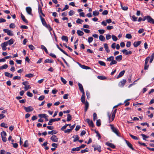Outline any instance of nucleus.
I'll return each instance as SVG.
<instances>
[{
	"label": "nucleus",
	"mask_w": 154,
	"mask_h": 154,
	"mask_svg": "<svg viewBox=\"0 0 154 154\" xmlns=\"http://www.w3.org/2000/svg\"><path fill=\"white\" fill-rule=\"evenodd\" d=\"M14 40L13 39L11 38L7 42V43L8 45H11L14 43Z\"/></svg>",
	"instance_id": "obj_22"
},
{
	"label": "nucleus",
	"mask_w": 154,
	"mask_h": 154,
	"mask_svg": "<svg viewBox=\"0 0 154 154\" xmlns=\"http://www.w3.org/2000/svg\"><path fill=\"white\" fill-rule=\"evenodd\" d=\"M51 140L53 141L54 142H57L58 140V138H57L56 136L55 135H53L51 138Z\"/></svg>",
	"instance_id": "obj_7"
},
{
	"label": "nucleus",
	"mask_w": 154,
	"mask_h": 154,
	"mask_svg": "<svg viewBox=\"0 0 154 154\" xmlns=\"http://www.w3.org/2000/svg\"><path fill=\"white\" fill-rule=\"evenodd\" d=\"M21 17L22 20L26 23H27L28 21L26 19L24 16L22 14H21Z\"/></svg>",
	"instance_id": "obj_11"
},
{
	"label": "nucleus",
	"mask_w": 154,
	"mask_h": 154,
	"mask_svg": "<svg viewBox=\"0 0 154 154\" xmlns=\"http://www.w3.org/2000/svg\"><path fill=\"white\" fill-rule=\"evenodd\" d=\"M31 87L30 85H27L24 87V89L25 91L29 89Z\"/></svg>",
	"instance_id": "obj_64"
},
{
	"label": "nucleus",
	"mask_w": 154,
	"mask_h": 154,
	"mask_svg": "<svg viewBox=\"0 0 154 154\" xmlns=\"http://www.w3.org/2000/svg\"><path fill=\"white\" fill-rule=\"evenodd\" d=\"M125 72V70H123L121 72H120L119 74V75L117 76V79H119L120 77H122L124 75Z\"/></svg>",
	"instance_id": "obj_18"
},
{
	"label": "nucleus",
	"mask_w": 154,
	"mask_h": 154,
	"mask_svg": "<svg viewBox=\"0 0 154 154\" xmlns=\"http://www.w3.org/2000/svg\"><path fill=\"white\" fill-rule=\"evenodd\" d=\"M99 14V11H94L93 12V15L95 16H98Z\"/></svg>",
	"instance_id": "obj_33"
},
{
	"label": "nucleus",
	"mask_w": 154,
	"mask_h": 154,
	"mask_svg": "<svg viewBox=\"0 0 154 154\" xmlns=\"http://www.w3.org/2000/svg\"><path fill=\"white\" fill-rule=\"evenodd\" d=\"M72 137L74 138L73 141L74 142H75L77 140H79V137L77 135L74 136Z\"/></svg>",
	"instance_id": "obj_27"
},
{
	"label": "nucleus",
	"mask_w": 154,
	"mask_h": 154,
	"mask_svg": "<svg viewBox=\"0 0 154 154\" xmlns=\"http://www.w3.org/2000/svg\"><path fill=\"white\" fill-rule=\"evenodd\" d=\"M75 12L73 10H71L69 11V16H72L74 14Z\"/></svg>",
	"instance_id": "obj_63"
},
{
	"label": "nucleus",
	"mask_w": 154,
	"mask_h": 154,
	"mask_svg": "<svg viewBox=\"0 0 154 154\" xmlns=\"http://www.w3.org/2000/svg\"><path fill=\"white\" fill-rule=\"evenodd\" d=\"M0 125L2 127H4L6 128H8V126H7V124H6L4 122L2 123Z\"/></svg>",
	"instance_id": "obj_38"
},
{
	"label": "nucleus",
	"mask_w": 154,
	"mask_h": 154,
	"mask_svg": "<svg viewBox=\"0 0 154 154\" xmlns=\"http://www.w3.org/2000/svg\"><path fill=\"white\" fill-rule=\"evenodd\" d=\"M8 44L7 43V42H5L2 43L1 45L2 47H6V46H7Z\"/></svg>",
	"instance_id": "obj_50"
},
{
	"label": "nucleus",
	"mask_w": 154,
	"mask_h": 154,
	"mask_svg": "<svg viewBox=\"0 0 154 154\" xmlns=\"http://www.w3.org/2000/svg\"><path fill=\"white\" fill-rule=\"evenodd\" d=\"M88 151V149L87 148H86L85 149L83 150H82L81 151V152L82 153H83L84 152H87Z\"/></svg>",
	"instance_id": "obj_59"
},
{
	"label": "nucleus",
	"mask_w": 154,
	"mask_h": 154,
	"mask_svg": "<svg viewBox=\"0 0 154 154\" xmlns=\"http://www.w3.org/2000/svg\"><path fill=\"white\" fill-rule=\"evenodd\" d=\"M93 38L92 37H90L88 38V41L89 43H91L93 40Z\"/></svg>",
	"instance_id": "obj_57"
},
{
	"label": "nucleus",
	"mask_w": 154,
	"mask_h": 154,
	"mask_svg": "<svg viewBox=\"0 0 154 154\" xmlns=\"http://www.w3.org/2000/svg\"><path fill=\"white\" fill-rule=\"evenodd\" d=\"M94 151L97 150L99 152H101V146H98L97 147L94 148Z\"/></svg>",
	"instance_id": "obj_25"
},
{
	"label": "nucleus",
	"mask_w": 154,
	"mask_h": 154,
	"mask_svg": "<svg viewBox=\"0 0 154 154\" xmlns=\"http://www.w3.org/2000/svg\"><path fill=\"white\" fill-rule=\"evenodd\" d=\"M96 125L98 126H100L101 125L100 120V119L97 120L96 122Z\"/></svg>",
	"instance_id": "obj_52"
},
{
	"label": "nucleus",
	"mask_w": 154,
	"mask_h": 154,
	"mask_svg": "<svg viewBox=\"0 0 154 154\" xmlns=\"http://www.w3.org/2000/svg\"><path fill=\"white\" fill-rule=\"evenodd\" d=\"M24 109L25 110L26 112H29L32 111L33 110V108L31 106H28L26 107L25 106H23Z\"/></svg>",
	"instance_id": "obj_4"
},
{
	"label": "nucleus",
	"mask_w": 154,
	"mask_h": 154,
	"mask_svg": "<svg viewBox=\"0 0 154 154\" xmlns=\"http://www.w3.org/2000/svg\"><path fill=\"white\" fill-rule=\"evenodd\" d=\"M98 63L101 66H106L105 63L103 61H98Z\"/></svg>",
	"instance_id": "obj_44"
},
{
	"label": "nucleus",
	"mask_w": 154,
	"mask_h": 154,
	"mask_svg": "<svg viewBox=\"0 0 154 154\" xmlns=\"http://www.w3.org/2000/svg\"><path fill=\"white\" fill-rule=\"evenodd\" d=\"M2 137H5L6 135V133L5 131H3L1 133Z\"/></svg>",
	"instance_id": "obj_61"
},
{
	"label": "nucleus",
	"mask_w": 154,
	"mask_h": 154,
	"mask_svg": "<svg viewBox=\"0 0 154 154\" xmlns=\"http://www.w3.org/2000/svg\"><path fill=\"white\" fill-rule=\"evenodd\" d=\"M99 38L100 40L101 41L104 42L105 41V38L103 35H100Z\"/></svg>",
	"instance_id": "obj_26"
},
{
	"label": "nucleus",
	"mask_w": 154,
	"mask_h": 154,
	"mask_svg": "<svg viewBox=\"0 0 154 154\" xmlns=\"http://www.w3.org/2000/svg\"><path fill=\"white\" fill-rule=\"evenodd\" d=\"M45 26L48 28L50 32L52 30V29L50 25L49 24H47Z\"/></svg>",
	"instance_id": "obj_39"
},
{
	"label": "nucleus",
	"mask_w": 154,
	"mask_h": 154,
	"mask_svg": "<svg viewBox=\"0 0 154 154\" xmlns=\"http://www.w3.org/2000/svg\"><path fill=\"white\" fill-rule=\"evenodd\" d=\"M62 40L65 41L66 42H67L68 40V38L66 36H63L61 38Z\"/></svg>",
	"instance_id": "obj_29"
},
{
	"label": "nucleus",
	"mask_w": 154,
	"mask_h": 154,
	"mask_svg": "<svg viewBox=\"0 0 154 154\" xmlns=\"http://www.w3.org/2000/svg\"><path fill=\"white\" fill-rule=\"evenodd\" d=\"M81 67L82 68L86 69H90L89 67L84 65H81Z\"/></svg>",
	"instance_id": "obj_46"
},
{
	"label": "nucleus",
	"mask_w": 154,
	"mask_h": 154,
	"mask_svg": "<svg viewBox=\"0 0 154 154\" xmlns=\"http://www.w3.org/2000/svg\"><path fill=\"white\" fill-rule=\"evenodd\" d=\"M38 12L39 14H41L43 16H45V14L43 13L42 8L39 5L38 7Z\"/></svg>",
	"instance_id": "obj_19"
},
{
	"label": "nucleus",
	"mask_w": 154,
	"mask_h": 154,
	"mask_svg": "<svg viewBox=\"0 0 154 154\" xmlns=\"http://www.w3.org/2000/svg\"><path fill=\"white\" fill-rule=\"evenodd\" d=\"M117 63V61L114 60V59L113 60H112L111 62L110 63L109 65H112L113 64H116Z\"/></svg>",
	"instance_id": "obj_43"
},
{
	"label": "nucleus",
	"mask_w": 154,
	"mask_h": 154,
	"mask_svg": "<svg viewBox=\"0 0 154 154\" xmlns=\"http://www.w3.org/2000/svg\"><path fill=\"white\" fill-rule=\"evenodd\" d=\"M125 141L127 146L132 150H134V149L132 145L129 141L126 140H125Z\"/></svg>",
	"instance_id": "obj_10"
},
{
	"label": "nucleus",
	"mask_w": 154,
	"mask_h": 154,
	"mask_svg": "<svg viewBox=\"0 0 154 154\" xmlns=\"http://www.w3.org/2000/svg\"><path fill=\"white\" fill-rule=\"evenodd\" d=\"M4 73L5 76L11 78L13 76L12 74H11L7 72H5Z\"/></svg>",
	"instance_id": "obj_24"
},
{
	"label": "nucleus",
	"mask_w": 154,
	"mask_h": 154,
	"mask_svg": "<svg viewBox=\"0 0 154 154\" xmlns=\"http://www.w3.org/2000/svg\"><path fill=\"white\" fill-rule=\"evenodd\" d=\"M112 37L113 40L114 41H116L118 39L114 35H112Z\"/></svg>",
	"instance_id": "obj_53"
},
{
	"label": "nucleus",
	"mask_w": 154,
	"mask_h": 154,
	"mask_svg": "<svg viewBox=\"0 0 154 154\" xmlns=\"http://www.w3.org/2000/svg\"><path fill=\"white\" fill-rule=\"evenodd\" d=\"M129 134V135L133 139H134V140H138V138L130 134Z\"/></svg>",
	"instance_id": "obj_51"
},
{
	"label": "nucleus",
	"mask_w": 154,
	"mask_h": 154,
	"mask_svg": "<svg viewBox=\"0 0 154 154\" xmlns=\"http://www.w3.org/2000/svg\"><path fill=\"white\" fill-rule=\"evenodd\" d=\"M40 17L42 24L45 26L47 24L45 19L42 17L41 16H40Z\"/></svg>",
	"instance_id": "obj_15"
},
{
	"label": "nucleus",
	"mask_w": 154,
	"mask_h": 154,
	"mask_svg": "<svg viewBox=\"0 0 154 154\" xmlns=\"http://www.w3.org/2000/svg\"><path fill=\"white\" fill-rule=\"evenodd\" d=\"M85 121L88 123L90 126L92 127H94V124L92 120H90L89 119H86Z\"/></svg>",
	"instance_id": "obj_5"
},
{
	"label": "nucleus",
	"mask_w": 154,
	"mask_h": 154,
	"mask_svg": "<svg viewBox=\"0 0 154 154\" xmlns=\"http://www.w3.org/2000/svg\"><path fill=\"white\" fill-rule=\"evenodd\" d=\"M110 126L112 131L115 133L118 136L120 137L119 135V133L118 130L115 128L112 125H110Z\"/></svg>",
	"instance_id": "obj_1"
},
{
	"label": "nucleus",
	"mask_w": 154,
	"mask_h": 154,
	"mask_svg": "<svg viewBox=\"0 0 154 154\" xmlns=\"http://www.w3.org/2000/svg\"><path fill=\"white\" fill-rule=\"evenodd\" d=\"M80 149H79V147H77L76 148H72V151H71V152H72V151H78L79 150H80Z\"/></svg>",
	"instance_id": "obj_49"
},
{
	"label": "nucleus",
	"mask_w": 154,
	"mask_h": 154,
	"mask_svg": "<svg viewBox=\"0 0 154 154\" xmlns=\"http://www.w3.org/2000/svg\"><path fill=\"white\" fill-rule=\"evenodd\" d=\"M53 62V61L52 60H50V59H47L46 60H45L44 62L45 63H51Z\"/></svg>",
	"instance_id": "obj_41"
},
{
	"label": "nucleus",
	"mask_w": 154,
	"mask_h": 154,
	"mask_svg": "<svg viewBox=\"0 0 154 154\" xmlns=\"http://www.w3.org/2000/svg\"><path fill=\"white\" fill-rule=\"evenodd\" d=\"M29 47L30 49L32 50H33L35 49L34 47L32 45H29Z\"/></svg>",
	"instance_id": "obj_58"
},
{
	"label": "nucleus",
	"mask_w": 154,
	"mask_h": 154,
	"mask_svg": "<svg viewBox=\"0 0 154 154\" xmlns=\"http://www.w3.org/2000/svg\"><path fill=\"white\" fill-rule=\"evenodd\" d=\"M57 132L55 130H52L50 131H48V133L49 134L53 135L56 134Z\"/></svg>",
	"instance_id": "obj_31"
},
{
	"label": "nucleus",
	"mask_w": 154,
	"mask_h": 154,
	"mask_svg": "<svg viewBox=\"0 0 154 154\" xmlns=\"http://www.w3.org/2000/svg\"><path fill=\"white\" fill-rule=\"evenodd\" d=\"M150 58V57H148L145 59L144 69L145 70L147 69L149 67V65H148V62Z\"/></svg>",
	"instance_id": "obj_3"
},
{
	"label": "nucleus",
	"mask_w": 154,
	"mask_h": 154,
	"mask_svg": "<svg viewBox=\"0 0 154 154\" xmlns=\"http://www.w3.org/2000/svg\"><path fill=\"white\" fill-rule=\"evenodd\" d=\"M122 53L125 55L130 54H131L132 52L131 51H128L126 49H124L122 51Z\"/></svg>",
	"instance_id": "obj_9"
},
{
	"label": "nucleus",
	"mask_w": 154,
	"mask_h": 154,
	"mask_svg": "<svg viewBox=\"0 0 154 154\" xmlns=\"http://www.w3.org/2000/svg\"><path fill=\"white\" fill-rule=\"evenodd\" d=\"M8 66L7 64H5L0 67V70L6 69L8 67Z\"/></svg>",
	"instance_id": "obj_32"
},
{
	"label": "nucleus",
	"mask_w": 154,
	"mask_h": 154,
	"mask_svg": "<svg viewBox=\"0 0 154 154\" xmlns=\"http://www.w3.org/2000/svg\"><path fill=\"white\" fill-rule=\"evenodd\" d=\"M77 34L80 36H82L84 34V32L80 30H78L77 31Z\"/></svg>",
	"instance_id": "obj_28"
},
{
	"label": "nucleus",
	"mask_w": 154,
	"mask_h": 154,
	"mask_svg": "<svg viewBox=\"0 0 154 154\" xmlns=\"http://www.w3.org/2000/svg\"><path fill=\"white\" fill-rule=\"evenodd\" d=\"M97 119V114L95 113H94L93 114V119L94 121H95V120Z\"/></svg>",
	"instance_id": "obj_48"
},
{
	"label": "nucleus",
	"mask_w": 154,
	"mask_h": 154,
	"mask_svg": "<svg viewBox=\"0 0 154 154\" xmlns=\"http://www.w3.org/2000/svg\"><path fill=\"white\" fill-rule=\"evenodd\" d=\"M67 119L66 121H70L72 119V116H71V115L69 114H68L67 115Z\"/></svg>",
	"instance_id": "obj_36"
},
{
	"label": "nucleus",
	"mask_w": 154,
	"mask_h": 154,
	"mask_svg": "<svg viewBox=\"0 0 154 154\" xmlns=\"http://www.w3.org/2000/svg\"><path fill=\"white\" fill-rule=\"evenodd\" d=\"M141 136H142L143 138V140H146V138H149V136L147 135H146L143 134H141Z\"/></svg>",
	"instance_id": "obj_40"
},
{
	"label": "nucleus",
	"mask_w": 154,
	"mask_h": 154,
	"mask_svg": "<svg viewBox=\"0 0 154 154\" xmlns=\"http://www.w3.org/2000/svg\"><path fill=\"white\" fill-rule=\"evenodd\" d=\"M122 57L121 55H118L116 57V60L119 62L122 59Z\"/></svg>",
	"instance_id": "obj_17"
},
{
	"label": "nucleus",
	"mask_w": 154,
	"mask_h": 154,
	"mask_svg": "<svg viewBox=\"0 0 154 154\" xmlns=\"http://www.w3.org/2000/svg\"><path fill=\"white\" fill-rule=\"evenodd\" d=\"M85 105V111L86 112L89 107V103L87 101H86L85 103H84Z\"/></svg>",
	"instance_id": "obj_20"
},
{
	"label": "nucleus",
	"mask_w": 154,
	"mask_h": 154,
	"mask_svg": "<svg viewBox=\"0 0 154 154\" xmlns=\"http://www.w3.org/2000/svg\"><path fill=\"white\" fill-rule=\"evenodd\" d=\"M141 43V41H139L137 42H135L133 44L134 46L135 47H137L139 45H140Z\"/></svg>",
	"instance_id": "obj_16"
},
{
	"label": "nucleus",
	"mask_w": 154,
	"mask_h": 154,
	"mask_svg": "<svg viewBox=\"0 0 154 154\" xmlns=\"http://www.w3.org/2000/svg\"><path fill=\"white\" fill-rule=\"evenodd\" d=\"M4 32L7 33V35L9 36H13L14 35L13 32L11 30L8 29H4L3 30Z\"/></svg>",
	"instance_id": "obj_2"
},
{
	"label": "nucleus",
	"mask_w": 154,
	"mask_h": 154,
	"mask_svg": "<svg viewBox=\"0 0 154 154\" xmlns=\"http://www.w3.org/2000/svg\"><path fill=\"white\" fill-rule=\"evenodd\" d=\"M62 82L64 84H66V83L67 81L64 79L63 77H61L60 78Z\"/></svg>",
	"instance_id": "obj_47"
},
{
	"label": "nucleus",
	"mask_w": 154,
	"mask_h": 154,
	"mask_svg": "<svg viewBox=\"0 0 154 154\" xmlns=\"http://www.w3.org/2000/svg\"><path fill=\"white\" fill-rule=\"evenodd\" d=\"M34 76L33 74L32 73H29L28 74H26L25 75V77L28 78H31L32 77Z\"/></svg>",
	"instance_id": "obj_34"
},
{
	"label": "nucleus",
	"mask_w": 154,
	"mask_h": 154,
	"mask_svg": "<svg viewBox=\"0 0 154 154\" xmlns=\"http://www.w3.org/2000/svg\"><path fill=\"white\" fill-rule=\"evenodd\" d=\"M15 27V25L14 23H11L9 25V27L10 28L13 29Z\"/></svg>",
	"instance_id": "obj_56"
},
{
	"label": "nucleus",
	"mask_w": 154,
	"mask_h": 154,
	"mask_svg": "<svg viewBox=\"0 0 154 154\" xmlns=\"http://www.w3.org/2000/svg\"><path fill=\"white\" fill-rule=\"evenodd\" d=\"M114 59V57L113 56H110L109 57L107 58V61H112Z\"/></svg>",
	"instance_id": "obj_42"
},
{
	"label": "nucleus",
	"mask_w": 154,
	"mask_h": 154,
	"mask_svg": "<svg viewBox=\"0 0 154 154\" xmlns=\"http://www.w3.org/2000/svg\"><path fill=\"white\" fill-rule=\"evenodd\" d=\"M69 8V6L68 5H65V7L62 10V11H64L67 9Z\"/></svg>",
	"instance_id": "obj_62"
},
{
	"label": "nucleus",
	"mask_w": 154,
	"mask_h": 154,
	"mask_svg": "<svg viewBox=\"0 0 154 154\" xmlns=\"http://www.w3.org/2000/svg\"><path fill=\"white\" fill-rule=\"evenodd\" d=\"M84 21L79 18H78L76 21V23H77L81 24L82 22H83Z\"/></svg>",
	"instance_id": "obj_37"
},
{
	"label": "nucleus",
	"mask_w": 154,
	"mask_h": 154,
	"mask_svg": "<svg viewBox=\"0 0 154 154\" xmlns=\"http://www.w3.org/2000/svg\"><path fill=\"white\" fill-rule=\"evenodd\" d=\"M106 144L108 146H109L112 148H115L116 147V146L113 144L109 142H106Z\"/></svg>",
	"instance_id": "obj_12"
},
{
	"label": "nucleus",
	"mask_w": 154,
	"mask_h": 154,
	"mask_svg": "<svg viewBox=\"0 0 154 154\" xmlns=\"http://www.w3.org/2000/svg\"><path fill=\"white\" fill-rule=\"evenodd\" d=\"M126 80L125 79H123L122 81H121L119 83V86L120 87H123L125 85L126 82Z\"/></svg>",
	"instance_id": "obj_8"
},
{
	"label": "nucleus",
	"mask_w": 154,
	"mask_h": 154,
	"mask_svg": "<svg viewBox=\"0 0 154 154\" xmlns=\"http://www.w3.org/2000/svg\"><path fill=\"white\" fill-rule=\"evenodd\" d=\"M104 47L105 49V50L107 53H109L110 52V50L108 48V45L107 44L105 43L104 45Z\"/></svg>",
	"instance_id": "obj_23"
},
{
	"label": "nucleus",
	"mask_w": 154,
	"mask_h": 154,
	"mask_svg": "<svg viewBox=\"0 0 154 154\" xmlns=\"http://www.w3.org/2000/svg\"><path fill=\"white\" fill-rule=\"evenodd\" d=\"M85 93H83L82 96L81 97V101L83 103H85Z\"/></svg>",
	"instance_id": "obj_13"
},
{
	"label": "nucleus",
	"mask_w": 154,
	"mask_h": 154,
	"mask_svg": "<svg viewBox=\"0 0 154 154\" xmlns=\"http://www.w3.org/2000/svg\"><path fill=\"white\" fill-rule=\"evenodd\" d=\"M29 146L28 142L27 140H26L24 144L23 145V146L24 147H28Z\"/></svg>",
	"instance_id": "obj_45"
},
{
	"label": "nucleus",
	"mask_w": 154,
	"mask_h": 154,
	"mask_svg": "<svg viewBox=\"0 0 154 154\" xmlns=\"http://www.w3.org/2000/svg\"><path fill=\"white\" fill-rule=\"evenodd\" d=\"M121 7L122 9L123 10L127 11L128 9V7H127L123 6L122 4L121 5Z\"/></svg>",
	"instance_id": "obj_54"
},
{
	"label": "nucleus",
	"mask_w": 154,
	"mask_h": 154,
	"mask_svg": "<svg viewBox=\"0 0 154 154\" xmlns=\"http://www.w3.org/2000/svg\"><path fill=\"white\" fill-rule=\"evenodd\" d=\"M97 77L100 80H105L106 79V77L103 75L98 76Z\"/></svg>",
	"instance_id": "obj_30"
},
{
	"label": "nucleus",
	"mask_w": 154,
	"mask_h": 154,
	"mask_svg": "<svg viewBox=\"0 0 154 154\" xmlns=\"http://www.w3.org/2000/svg\"><path fill=\"white\" fill-rule=\"evenodd\" d=\"M41 48L42 49H44L45 51V52L48 54V50L47 49V48H46V47L43 45H41Z\"/></svg>",
	"instance_id": "obj_35"
},
{
	"label": "nucleus",
	"mask_w": 154,
	"mask_h": 154,
	"mask_svg": "<svg viewBox=\"0 0 154 154\" xmlns=\"http://www.w3.org/2000/svg\"><path fill=\"white\" fill-rule=\"evenodd\" d=\"M45 96L44 95H42L39 97L38 98V100L40 101L43 100L45 98Z\"/></svg>",
	"instance_id": "obj_60"
},
{
	"label": "nucleus",
	"mask_w": 154,
	"mask_h": 154,
	"mask_svg": "<svg viewBox=\"0 0 154 154\" xmlns=\"http://www.w3.org/2000/svg\"><path fill=\"white\" fill-rule=\"evenodd\" d=\"M78 86L80 91L83 93H85L82 85L80 83H78Z\"/></svg>",
	"instance_id": "obj_14"
},
{
	"label": "nucleus",
	"mask_w": 154,
	"mask_h": 154,
	"mask_svg": "<svg viewBox=\"0 0 154 154\" xmlns=\"http://www.w3.org/2000/svg\"><path fill=\"white\" fill-rule=\"evenodd\" d=\"M125 37L126 38L131 39L132 38V36L130 34H126Z\"/></svg>",
	"instance_id": "obj_55"
},
{
	"label": "nucleus",
	"mask_w": 154,
	"mask_h": 154,
	"mask_svg": "<svg viewBox=\"0 0 154 154\" xmlns=\"http://www.w3.org/2000/svg\"><path fill=\"white\" fill-rule=\"evenodd\" d=\"M38 116L41 118H43L45 119L48 117V116L45 114H39L38 115Z\"/></svg>",
	"instance_id": "obj_21"
},
{
	"label": "nucleus",
	"mask_w": 154,
	"mask_h": 154,
	"mask_svg": "<svg viewBox=\"0 0 154 154\" xmlns=\"http://www.w3.org/2000/svg\"><path fill=\"white\" fill-rule=\"evenodd\" d=\"M26 11L27 13L30 15H32V8L30 7H28L26 8Z\"/></svg>",
	"instance_id": "obj_6"
}]
</instances>
